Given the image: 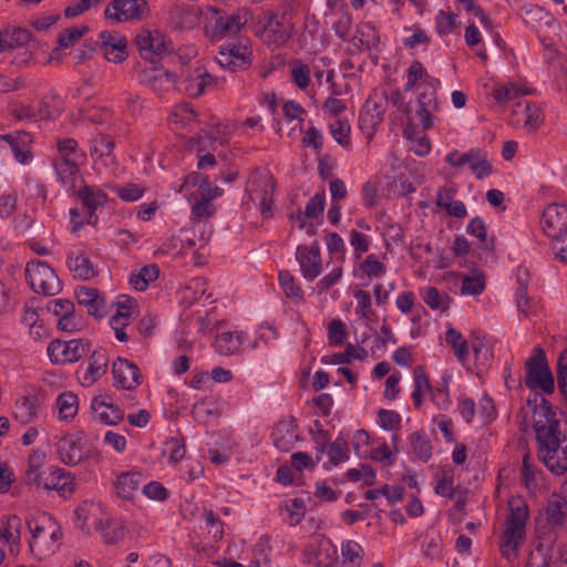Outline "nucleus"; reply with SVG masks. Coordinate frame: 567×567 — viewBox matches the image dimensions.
<instances>
[{
  "label": "nucleus",
  "instance_id": "473e14b6",
  "mask_svg": "<svg viewBox=\"0 0 567 567\" xmlns=\"http://www.w3.org/2000/svg\"><path fill=\"white\" fill-rule=\"evenodd\" d=\"M53 166L59 181L68 187V189H75L76 179L80 175L79 162L70 159L54 158Z\"/></svg>",
  "mask_w": 567,
  "mask_h": 567
},
{
  "label": "nucleus",
  "instance_id": "58836bf2",
  "mask_svg": "<svg viewBox=\"0 0 567 567\" xmlns=\"http://www.w3.org/2000/svg\"><path fill=\"white\" fill-rule=\"evenodd\" d=\"M410 443L415 456L426 463L432 457V444L426 433L423 431H415L410 435Z\"/></svg>",
  "mask_w": 567,
  "mask_h": 567
},
{
  "label": "nucleus",
  "instance_id": "e433bc0d",
  "mask_svg": "<svg viewBox=\"0 0 567 567\" xmlns=\"http://www.w3.org/2000/svg\"><path fill=\"white\" fill-rule=\"evenodd\" d=\"M159 276V268L155 264L146 265L138 272L130 276L131 286L137 291L147 289L150 282L155 281Z\"/></svg>",
  "mask_w": 567,
  "mask_h": 567
},
{
  "label": "nucleus",
  "instance_id": "603ef678",
  "mask_svg": "<svg viewBox=\"0 0 567 567\" xmlns=\"http://www.w3.org/2000/svg\"><path fill=\"white\" fill-rule=\"evenodd\" d=\"M485 289V278L482 272L474 276H465L462 280L461 292L462 295L478 296Z\"/></svg>",
  "mask_w": 567,
  "mask_h": 567
},
{
  "label": "nucleus",
  "instance_id": "6e6d98bb",
  "mask_svg": "<svg viewBox=\"0 0 567 567\" xmlns=\"http://www.w3.org/2000/svg\"><path fill=\"white\" fill-rule=\"evenodd\" d=\"M291 79L300 90L307 89L310 83V68L299 60L295 61L291 66Z\"/></svg>",
  "mask_w": 567,
  "mask_h": 567
},
{
  "label": "nucleus",
  "instance_id": "e2e57ef3",
  "mask_svg": "<svg viewBox=\"0 0 567 567\" xmlns=\"http://www.w3.org/2000/svg\"><path fill=\"white\" fill-rule=\"evenodd\" d=\"M471 348L475 357V361L485 364L492 357V352L486 346L485 338H481L472 333Z\"/></svg>",
  "mask_w": 567,
  "mask_h": 567
},
{
  "label": "nucleus",
  "instance_id": "423d86ee",
  "mask_svg": "<svg viewBox=\"0 0 567 567\" xmlns=\"http://www.w3.org/2000/svg\"><path fill=\"white\" fill-rule=\"evenodd\" d=\"M24 271L27 282L35 293L55 296L62 291V281L48 262L31 260Z\"/></svg>",
  "mask_w": 567,
  "mask_h": 567
},
{
  "label": "nucleus",
  "instance_id": "4d7b16f0",
  "mask_svg": "<svg viewBox=\"0 0 567 567\" xmlns=\"http://www.w3.org/2000/svg\"><path fill=\"white\" fill-rule=\"evenodd\" d=\"M336 559L337 548L330 542L321 543L316 554V565L318 567H330Z\"/></svg>",
  "mask_w": 567,
  "mask_h": 567
},
{
  "label": "nucleus",
  "instance_id": "4be33fe9",
  "mask_svg": "<svg viewBox=\"0 0 567 567\" xmlns=\"http://www.w3.org/2000/svg\"><path fill=\"white\" fill-rule=\"evenodd\" d=\"M81 200L83 207L87 210L89 217L86 223L89 225H96L99 217L95 212L99 207L107 203V194L95 186L84 185L74 193Z\"/></svg>",
  "mask_w": 567,
  "mask_h": 567
},
{
  "label": "nucleus",
  "instance_id": "69168bd1",
  "mask_svg": "<svg viewBox=\"0 0 567 567\" xmlns=\"http://www.w3.org/2000/svg\"><path fill=\"white\" fill-rule=\"evenodd\" d=\"M360 269L369 276L380 277L385 274V265L382 264L374 254L368 255L364 261L360 265Z\"/></svg>",
  "mask_w": 567,
  "mask_h": 567
},
{
  "label": "nucleus",
  "instance_id": "2eb2a0df",
  "mask_svg": "<svg viewBox=\"0 0 567 567\" xmlns=\"http://www.w3.org/2000/svg\"><path fill=\"white\" fill-rule=\"evenodd\" d=\"M114 385L116 388L132 391L142 383V374L138 367L123 358H117L112 365Z\"/></svg>",
  "mask_w": 567,
  "mask_h": 567
},
{
  "label": "nucleus",
  "instance_id": "a878e982",
  "mask_svg": "<svg viewBox=\"0 0 567 567\" xmlns=\"http://www.w3.org/2000/svg\"><path fill=\"white\" fill-rule=\"evenodd\" d=\"M513 116H523L524 127L530 133H535L544 122L540 106L526 100L516 102Z\"/></svg>",
  "mask_w": 567,
  "mask_h": 567
},
{
  "label": "nucleus",
  "instance_id": "7ed1b4c3",
  "mask_svg": "<svg viewBox=\"0 0 567 567\" xmlns=\"http://www.w3.org/2000/svg\"><path fill=\"white\" fill-rule=\"evenodd\" d=\"M540 422L542 420L538 421V423ZM559 427L553 425L544 427L543 421V424H539L537 432H535L539 460L548 471L557 475L567 471V445L561 446V442L566 441V435L561 433Z\"/></svg>",
  "mask_w": 567,
  "mask_h": 567
},
{
  "label": "nucleus",
  "instance_id": "dca6fc26",
  "mask_svg": "<svg viewBox=\"0 0 567 567\" xmlns=\"http://www.w3.org/2000/svg\"><path fill=\"white\" fill-rule=\"evenodd\" d=\"M300 271L308 281L315 280L321 272V254L318 241L311 246L300 245L296 250Z\"/></svg>",
  "mask_w": 567,
  "mask_h": 567
},
{
  "label": "nucleus",
  "instance_id": "39448f33",
  "mask_svg": "<svg viewBox=\"0 0 567 567\" xmlns=\"http://www.w3.org/2000/svg\"><path fill=\"white\" fill-rule=\"evenodd\" d=\"M525 372V385L529 390H540L545 394L555 391V379L542 348H535L534 354L526 360Z\"/></svg>",
  "mask_w": 567,
  "mask_h": 567
},
{
  "label": "nucleus",
  "instance_id": "5fc2aeb1",
  "mask_svg": "<svg viewBox=\"0 0 567 567\" xmlns=\"http://www.w3.org/2000/svg\"><path fill=\"white\" fill-rule=\"evenodd\" d=\"M528 93V91H522V89L516 84L511 83L494 89L492 95L498 103H504L507 101H514Z\"/></svg>",
  "mask_w": 567,
  "mask_h": 567
},
{
  "label": "nucleus",
  "instance_id": "aec40b11",
  "mask_svg": "<svg viewBox=\"0 0 567 567\" xmlns=\"http://www.w3.org/2000/svg\"><path fill=\"white\" fill-rule=\"evenodd\" d=\"M527 405L533 410V427L535 432H537L539 420H547V422H544V427H547V425L560 426V421L557 417L553 404L538 392L528 396ZM540 424H543V422H540Z\"/></svg>",
  "mask_w": 567,
  "mask_h": 567
},
{
  "label": "nucleus",
  "instance_id": "0eeeda50",
  "mask_svg": "<svg viewBox=\"0 0 567 567\" xmlns=\"http://www.w3.org/2000/svg\"><path fill=\"white\" fill-rule=\"evenodd\" d=\"M543 229L557 243L566 244L558 248L556 257L567 262V207L551 204L543 213Z\"/></svg>",
  "mask_w": 567,
  "mask_h": 567
},
{
  "label": "nucleus",
  "instance_id": "c85d7f7f",
  "mask_svg": "<svg viewBox=\"0 0 567 567\" xmlns=\"http://www.w3.org/2000/svg\"><path fill=\"white\" fill-rule=\"evenodd\" d=\"M143 482L144 476L141 472H123L116 477L114 489L118 497L133 501L135 493Z\"/></svg>",
  "mask_w": 567,
  "mask_h": 567
},
{
  "label": "nucleus",
  "instance_id": "c9c22d12",
  "mask_svg": "<svg viewBox=\"0 0 567 567\" xmlns=\"http://www.w3.org/2000/svg\"><path fill=\"white\" fill-rule=\"evenodd\" d=\"M12 115L19 121L38 122L40 120L54 118L59 116V106L54 105L52 111H44L29 105H18L12 110Z\"/></svg>",
  "mask_w": 567,
  "mask_h": 567
},
{
  "label": "nucleus",
  "instance_id": "0e129e2a",
  "mask_svg": "<svg viewBox=\"0 0 567 567\" xmlns=\"http://www.w3.org/2000/svg\"><path fill=\"white\" fill-rule=\"evenodd\" d=\"M536 466L532 463V458L529 454H525L522 461V475H523V484L528 489H534L537 486L536 481Z\"/></svg>",
  "mask_w": 567,
  "mask_h": 567
},
{
  "label": "nucleus",
  "instance_id": "4c0bfd02",
  "mask_svg": "<svg viewBox=\"0 0 567 567\" xmlns=\"http://www.w3.org/2000/svg\"><path fill=\"white\" fill-rule=\"evenodd\" d=\"M466 231L480 240V249L484 251H493L495 249V239L487 237V228L482 218H473L467 225Z\"/></svg>",
  "mask_w": 567,
  "mask_h": 567
},
{
  "label": "nucleus",
  "instance_id": "f8f14e48",
  "mask_svg": "<svg viewBox=\"0 0 567 567\" xmlns=\"http://www.w3.org/2000/svg\"><path fill=\"white\" fill-rule=\"evenodd\" d=\"M529 516L528 506L520 504L511 506V513L505 522V529L502 535L505 545L519 546L525 537V526Z\"/></svg>",
  "mask_w": 567,
  "mask_h": 567
},
{
  "label": "nucleus",
  "instance_id": "a211bd4d",
  "mask_svg": "<svg viewBox=\"0 0 567 567\" xmlns=\"http://www.w3.org/2000/svg\"><path fill=\"white\" fill-rule=\"evenodd\" d=\"M32 135L24 131L0 135V146H6V150L10 148L14 158L23 165L32 159Z\"/></svg>",
  "mask_w": 567,
  "mask_h": 567
},
{
  "label": "nucleus",
  "instance_id": "f3484780",
  "mask_svg": "<svg viewBox=\"0 0 567 567\" xmlns=\"http://www.w3.org/2000/svg\"><path fill=\"white\" fill-rule=\"evenodd\" d=\"M109 355L105 349L94 350L89 359L86 368L80 367L76 371L80 383L84 386H91L107 371Z\"/></svg>",
  "mask_w": 567,
  "mask_h": 567
},
{
  "label": "nucleus",
  "instance_id": "c03bdc74",
  "mask_svg": "<svg viewBox=\"0 0 567 567\" xmlns=\"http://www.w3.org/2000/svg\"><path fill=\"white\" fill-rule=\"evenodd\" d=\"M367 355L368 352L364 348H357L352 343H348L346 350L343 352L333 353L329 362L332 364H346L350 363L352 360L362 361ZM322 361L328 362L326 359Z\"/></svg>",
  "mask_w": 567,
  "mask_h": 567
},
{
  "label": "nucleus",
  "instance_id": "13d9d810",
  "mask_svg": "<svg viewBox=\"0 0 567 567\" xmlns=\"http://www.w3.org/2000/svg\"><path fill=\"white\" fill-rule=\"evenodd\" d=\"M457 14L453 12L439 11L435 17V28L440 35L450 34L456 27Z\"/></svg>",
  "mask_w": 567,
  "mask_h": 567
},
{
  "label": "nucleus",
  "instance_id": "9d476101",
  "mask_svg": "<svg viewBox=\"0 0 567 567\" xmlns=\"http://www.w3.org/2000/svg\"><path fill=\"white\" fill-rule=\"evenodd\" d=\"M218 54L219 63L223 66L230 68L233 71L247 70L254 61V54L248 39H240L238 42L221 45Z\"/></svg>",
  "mask_w": 567,
  "mask_h": 567
},
{
  "label": "nucleus",
  "instance_id": "680f3d73",
  "mask_svg": "<svg viewBox=\"0 0 567 567\" xmlns=\"http://www.w3.org/2000/svg\"><path fill=\"white\" fill-rule=\"evenodd\" d=\"M121 298L124 300H118L116 313L111 318V324H127L126 321L131 316V309L134 305V299L127 296H121Z\"/></svg>",
  "mask_w": 567,
  "mask_h": 567
},
{
  "label": "nucleus",
  "instance_id": "f03ea898",
  "mask_svg": "<svg viewBox=\"0 0 567 567\" xmlns=\"http://www.w3.org/2000/svg\"><path fill=\"white\" fill-rule=\"evenodd\" d=\"M540 422L542 420L538 421V423ZM559 427L553 425L544 427L543 421V424H539L537 432H535L539 460L548 471L557 475L567 471V445L561 446V442L566 441V435L561 433Z\"/></svg>",
  "mask_w": 567,
  "mask_h": 567
},
{
  "label": "nucleus",
  "instance_id": "cd10ccee",
  "mask_svg": "<svg viewBox=\"0 0 567 567\" xmlns=\"http://www.w3.org/2000/svg\"><path fill=\"white\" fill-rule=\"evenodd\" d=\"M75 298L80 306L86 308L89 315L95 318L103 317L105 300L97 289L86 286L79 287L75 290Z\"/></svg>",
  "mask_w": 567,
  "mask_h": 567
},
{
  "label": "nucleus",
  "instance_id": "b1692460",
  "mask_svg": "<svg viewBox=\"0 0 567 567\" xmlns=\"http://www.w3.org/2000/svg\"><path fill=\"white\" fill-rule=\"evenodd\" d=\"M274 444L277 449L288 452L298 440L297 423L291 416L288 420L279 421L271 433Z\"/></svg>",
  "mask_w": 567,
  "mask_h": 567
},
{
  "label": "nucleus",
  "instance_id": "20e7f679",
  "mask_svg": "<svg viewBox=\"0 0 567 567\" xmlns=\"http://www.w3.org/2000/svg\"><path fill=\"white\" fill-rule=\"evenodd\" d=\"M214 16L206 24V35L214 42L236 35L252 20V12L247 8L234 11L214 9Z\"/></svg>",
  "mask_w": 567,
  "mask_h": 567
},
{
  "label": "nucleus",
  "instance_id": "393cba45",
  "mask_svg": "<svg viewBox=\"0 0 567 567\" xmlns=\"http://www.w3.org/2000/svg\"><path fill=\"white\" fill-rule=\"evenodd\" d=\"M275 179L272 175L264 169L255 168L248 179L246 192L249 199L255 202L262 194H274Z\"/></svg>",
  "mask_w": 567,
  "mask_h": 567
},
{
  "label": "nucleus",
  "instance_id": "6e6552de",
  "mask_svg": "<svg viewBox=\"0 0 567 567\" xmlns=\"http://www.w3.org/2000/svg\"><path fill=\"white\" fill-rule=\"evenodd\" d=\"M135 44L142 59L152 64L175 50L172 40L157 30H142L135 37Z\"/></svg>",
  "mask_w": 567,
  "mask_h": 567
},
{
  "label": "nucleus",
  "instance_id": "37998d69",
  "mask_svg": "<svg viewBox=\"0 0 567 567\" xmlns=\"http://www.w3.org/2000/svg\"><path fill=\"white\" fill-rule=\"evenodd\" d=\"M278 279L287 298L295 301H301L303 299V291L289 270L279 271Z\"/></svg>",
  "mask_w": 567,
  "mask_h": 567
},
{
  "label": "nucleus",
  "instance_id": "de8ad7c7",
  "mask_svg": "<svg viewBox=\"0 0 567 567\" xmlns=\"http://www.w3.org/2000/svg\"><path fill=\"white\" fill-rule=\"evenodd\" d=\"M423 300L432 310L440 311L447 310L451 303L450 296L446 293H441L435 287H429L425 290Z\"/></svg>",
  "mask_w": 567,
  "mask_h": 567
},
{
  "label": "nucleus",
  "instance_id": "9b49d317",
  "mask_svg": "<svg viewBox=\"0 0 567 567\" xmlns=\"http://www.w3.org/2000/svg\"><path fill=\"white\" fill-rule=\"evenodd\" d=\"M148 10L145 0H113L111 1L104 16L106 20L116 22L142 20Z\"/></svg>",
  "mask_w": 567,
  "mask_h": 567
},
{
  "label": "nucleus",
  "instance_id": "a18cd8bd",
  "mask_svg": "<svg viewBox=\"0 0 567 567\" xmlns=\"http://www.w3.org/2000/svg\"><path fill=\"white\" fill-rule=\"evenodd\" d=\"M357 33L360 35V43L365 50L371 51L372 49L378 48L380 43V35L371 22L359 24Z\"/></svg>",
  "mask_w": 567,
  "mask_h": 567
},
{
  "label": "nucleus",
  "instance_id": "1a4fd4ad",
  "mask_svg": "<svg viewBox=\"0 0 567 567\" xmlns=\"http://www.w3.org/2000/svg\"><path fill=\"white\" fill-rule=\"evenodd\" d=\"M90 351V342L82 339L69 341L53 340L48 346V355L54 364H65L79 361Z\"/></svg>",
  "mask_w": 567,
  "mask_h": 567
},
{
  "label": "nucleus",
  "instance_id": "4468645a",
  "mask_svg": "<svg viewBox=\"0 0 567 567\" xmlns=\"http://www.w3.org/2000/svg\"><path fill=\"white\" fill-rule=\"evenodd\" d=\"M84 435L68 434L60 439L56 446L59 458L69 466L78 465L83 458L89 457V451L84 450Z\"/></svg>",
  "mask_w": 567,
  "mask_h": 567
},
{
  "label": "nucleus",
  "instance_id": "ea45409f",
  "mask_svg": "<svg viewBox=\"0 0 567 567\" xmlns=\"http://www.w3.org/2000/svg\"><path fill=\"white\" fill-rule=\"evenodd\" d=\"M445 341L449 343L460 362H464L470 353V346L460 331L450 327L445 332Z\"/></svg>",
  "mask_w": 567,
  "mask_h": 567
},
{
  "label": "nucleus",
  "instance_id": "79ce46f5",
  "mask_svg": "<svg viewBox=\"0 0 567 567\" xmlns=\"http://www.w3.org/2000/svg\"><path fill=\"white\" fill-rule=\"evenodd\" d=\"M56 408L61 420H71L78 413L79 399L72 392H63L56 399Z\"/></svg>",
  "mask_w": 567,
  "mask_h": 567
},
{
  "label": "nucleus",
  "instance_id": "72a5a7b5",
  "mask_svg": "<svg viewBox=\"0 0 567 567\" xmlns=\"http://www.w3.org/2000/svg\"><path fill=\"white\" fill-rule=\"evenodd\" d=\"M245 339L241 331H228L217 334L215 339V350L221 355H231L239 351Z\"/></svg>",
  "mask_w": 567,
  "mask_h": 567
},
{
  "label": "nucleus",
  "instance_id": "052dcab7",
  "mask_svg": "<svg viewBox=\"0 0 567 567\" xmlns=\"http://www.w3.org/2000/svg\"><path fill=\"white\" fill-rule=\"evenodd\" d=\"M347 477L352 482H359L363 480L368 486L374 485L377 481L374 470L368 464H362L360 468H349L347 472Z\"/></svg>",
  "mask_w": 567,
  "mask_h": 567
},
{
  "label": "nucleus",
  "instance_id": "774afa93",
  "mask_svg": "<svg viewBox=\"0 0 567 567\" xmlns=\"http://www.w3.org/2000/svg\"><path fill=\"white\" fill-rule=\"evenodd\" d=\"M414 390L434 395V388L423 365H416L413 370Z\"/></svg>",
  "mask_w": 567,
  "mask_h": 567
},
{
  "label": "nucleus",
  "instance_id": "c756f323",
  "mask_svg": "<svg viewBox=\"0 0 567 567\" xmlns=\"http://www.w3.org/2000/svg\"><path fill=\"white\" fill-rule=\"evenodd\" d=\"M436 95V90L422 91L417 95L419 110L416 111V115L424 130H430L433 126L431 114L437 110Z\"/></svg>",
  "mask_w": 567,
  "mask_h": 567
},
{
  "label": "nucleus",
  "instance_id": "bf43d9fd",
  "mask_svg": "<svg viewBox=\"0 0 567 567\" xmlns=\"http://www.w3.org/2000/svg\"><path fill=\"white\" fill-rule=\"evenodd\" d=\"M208 534L215 542H219L224 536V523L214 514L212 509H204L203 513Z\"/></svg>",
  "mask_w": 567,
  "mask_h": 567
},
{
  "label": "nucleus",
  "instance_id": "bb28decb",
  "mask_svg": "<svg viewBox=\"0 0 567 567\" xmlns=\"http://www.w3.org/2000/svg\"><path fill=\"white\" fill-rule=\"evenodd\" d=\"M40 412V401L37 393H28L20 396L13 411V417L21 424H28L34 422Z\"/></svg>",
  "mask_w": 567,
  "mask_h": 567
},
{
  "label": "nucleus",
  "instance_id": "09e8293b",
  "mask_svg": "<svg viewBox=\"0 0 567 567\" xmlns=\"http://www.w3.org/2000/svg\"><path fill=\"white\" fill-rule=\"evenodd\" d=\"M102 535L105 544L114 545L117 544L124 537V526L117 520H106L105 524L100 522Z\"/></svg>",
  "mask_w": 567,
  "mask_h": 567
},
{
  "label": "nucleus",
  "instance_id": "49530a36",
  "mask_svg": "<svg viewBox=\"0 0 567 567\" xmlns=\"http://www.w3.org/2000/svg\"><path fill=\"white\" fill-rule=\"evenodd\" d=\"M59 155L55 157L58 159H70L78 161L84 157V153L79 150L78 142L74 138H62L58 141L56 144Z\"/></svg>",
  "mask_w": 567,
  "mask_h": 567
},
{
  "label": "nucleus",
  "instance_id": "f257e3e1",
  "mask_svg": "<svg viewBox=\"0 0 567 567\" xmlns=\"http://www.w3.org/2000/svg\"><path fill=\"white\" fill-rule=\"evenodd\" d=\"M45 454L40 451L29 456V467L25 473V482L45 491H56L61 496L71 495L75 489L73 475L58 466L44 465Z\"/></svg>",
  "mask_w": 567,
  "mask_h": 567
},
{
  "label": "nucleus",
  "instance_id": "6ab92c4d",
  "mask_svg": "<svg viewBox=\"0 0 567 567\" xmlns=\"http://www.w3.org/2000/svg\"><path fill=\"white\" fill-rule=\"evenodd\" d=\"M93 419L105 425H117L124 420V411L109 395L94 396L91 402Z\"/></svg>",
  "mask_w": 567,
  "mask_h": 567
},
{
  "label": "nucleus",
  "instance_id": "412c9836",
  "mask_svg": "<svg viewBox=\"0 0 567 567\" xmlns=\"http://www.w3.org/2000/svg\"><path fill=\"white\" fill-rule=\"evenodd\" d=\"M66 267L78 280L87 281L97 275L87 252L83 249L70 250L66 254Z\"/></svg>",
  "mask_w": 567,
  "mask_h": 567
},
{
  "label": "nucleus",
  "instance_id": "ddd939ff",
  "mask_svg": "<svg viewBox=\"0 0 567 567\" xmlns=\"http://www.w3.org/2000/svg\"><path fill=\"white\" fill-rule=\"evenodd\" d=\"M177 75L163 68L155 65L137 71V81L152 89L155 93L162 94L175 89Z\"/></svg>",
  "mask_w": 567,
  "mask_h": 567
},
{
  "label": "nucleus",
  "instance_id": "864d4df0",
  "mask_svg": "<svg viewBox=\"0 0 567 567\" xmlns=\"http://www.w3.org/2000/svg\"><path fill=\"white\" fill-rule=\"evenodd\" d=\"M436 484L434 491L437 495L445 496L450 499L454 498L455 489L453 488L454 476L452 471L437 473L435 475Z\"/></svg>",
  "mask_w": 567,
  "mask_h": 567
},
{
  "label": "nucleus",
  "instance_id": "a19ab883",
  "mask_svg": "<svg viewBox=\"0 0 567 567\" xmlns=\"http://www.w3.org/2000/svg\"><path fill=\"white\" fill-rule=\"evenodd\" d=\"M342 567H360L364 556L362 546L354 540H347L341 546Z\"/></svg>",
  "mask_w": 567,
  "mask_h": 567
},
{
  "label": "nucleus",
  "instance_id": "3c124183",
  "mask_svg": "<svg viewBox=\"0 0 567 567\" xmlns=\"http://www.w3.org/2000/svg\"><path fill=\"white\" fill-rule=\"evenodd\" d=\"M101 50L103 51L105 59L114 63L123 62L128 55L126 39L112 42V44H109Z\"/></svg>",
  "mask_w": 567,
  "mask_h": 567
},
{
  "label": "nucleus",
  "instance_id": "338daca9",
  "mask_svg": "<svg viewBox=\"0 0 567 567\" xmlns=\"http://www.w3.org/2000/svg\"><path fill=\"white\" fill-rule=\"evenodd\" d=\"M329 127L332 137L338 144L342 146L350 144V125L347 122L337 120Z\"/></svg>",
  "mask_w": 567,
  "mask_h": 567
},
{
  "label": "nucleus",
  "instance_id": "7c9ffc66",
  "mask_svg": "<svg viewBox=\"0 0 567 567\" xmlns=\"http://www.w3.org/2000/svg\"><path fill=\"white\" fill-rule=\"evenodd\" d=\"M31 40V33L23 28L6 27L0 30V53L22 47Z\"/></svg>",
  "mask_w": 567,
  "mask_h": 567
},
{
  "label": "nucleus",
  "instance_id": "8fccbe9b",
  "mask_svg": "<svg viewBox=\"0 0 567 567\" xmlns=\"http://www.w3.org/2000/svg\"><path fill=\"white\" fill-rule=\"evenodd\" d=\"M348 442L346 439L338 436L329 444L328 455L332 466L339 465L341 462L348 460Z\"/></svg>",
  "mask_w": 567,
  "mask_h": 567
},
{
  "label": "nucleus",
  "instance_id": "5701e85b",
  "mask_svg": "<svg viewBox=\"0 0 567 567\" xmlns=\"http://www.w3.org/2000/svg\"><path fill=\"white\" fill-rule=\"evenodd\" d=\"M440 81L430 75L423 64L419 60H413L406 71V83L404 84V92H409L415 86L422 91L436 90Z\"/></svg>",
  "mask_w": 567,
  "mask_h": 567
},
{
  "label": "nucleus",
  "instance_id": "2f4dec72",
  "mask_svg": "<svg viewBox=\"0 0 567 567\" xmlns=\"http://www.w3.org/2000/svg\"><path fill=\"white\" fill-rule=\"evenodd\" d=\"M28 526L31 533V539L29 542L30 551L39 558L52 554L54 549L51 545L44 548L48 528L33 520H28Z\"/></svg>",
  "mask_w": 567,
  "mask_h": 567
},
{
  "label": "nucleus",
  "instance_id": "f704fd0d",
  "mask_svg": "<svg viewBox=\"0 0 567 567\" xmlns=\"http://www.w3.org/2000/svg\"><path fill=\"white\" fill-rule=\"evenodd\" d=\"M276 17L275 14L270 16V19L264 25L261 35L268 43L280 47L289 40L290 32Z\"/></svg>",
  "mask_w": 567,
  "mask_h": 567
}]
</instances>
